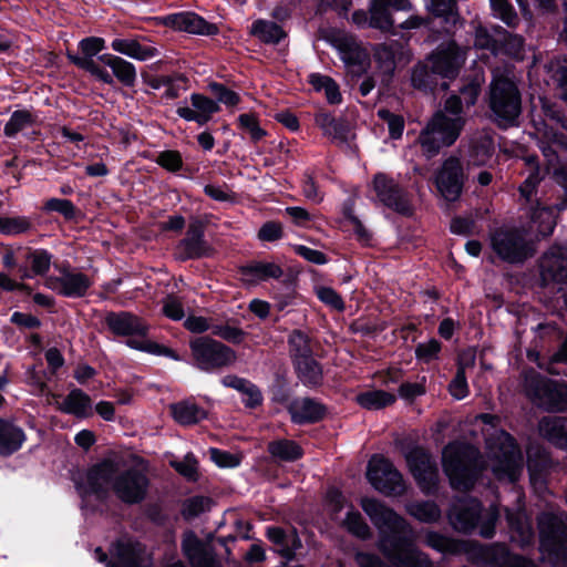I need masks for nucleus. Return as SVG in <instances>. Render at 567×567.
Masks as SVG:
<instances>
[{
  "instance_id": "obj_1",
  "label": "nucleus",
  "mask_w": 567,
  "mask_h": 567,
  "mask_svg": "<svg viewBox=\"0 0 567 567\" xmlns=\"http://www.w3.org/2000/svg\"><path fill=\"white\" fill-rule=\"evenodd\" d=\"M361 507L380 530V550L395 567H433L429 556L414 546L410 524L375 498L364 497Z\"/></svg>"
},
{
  "instance_id": "obj_2",
  "label": "nucleus",
  "mask_w": 567,
  "mask_h": 567,
  "mask_svg": "<svg viewBox=\"0 0 567 567\" xmlns=\"http://www.w3.org/2000/svg\"><path fill=\"white\" fill-rule=\"evenodd\" d=\"M150 480L140 470H121L118 463L104 460L92 466L86 473L85 493L105 498L112 492L126 505L142 503L147 495Z\"/></svg>"
},
{
  "instance_id": "obj_3",
  "label": "nucleus",
  "mask_w": 567,
  "mask_h": 567,
  "mask_svg": "<svg viewBox=\"0 0 567 567\" xmlns=\"http://www.w3.org/2000/svg\"><path fill=\"white\" fill-rule=\"evenodd\" d=\"M442 461L451 486L462 492L474 486L483 468L478 451L471 445L449 444L443 450Z\"/></svg>"
},
{
  "instance_id": "obj_4",
  "label": "nucleus",
  "mask_w": 567,
  "mask_h": 567,
  "mask_svg": "<svg viewBox=\"0 0 567 567\" xmlns=\"http://www.w3.org/2000/svg\"><path fill=\"white\" fill-rule=\"evenodd\" d=\"M104 321L111 332L115 336L140 338L128 339V347L154 354L166 355L174 360H179V355L173 349L146 339L148 324L136 315L127 311L107 312Z\"/></svg>"
},
{
  "instance_id": "obj_5",
  "label": "nucleus",
  "mask_w": 567,
  "mask_h": 567,
  "mask_svg": "<svg viewBox=\"0 0 567 567\" xmlns=\"http://www.w3.org/2000/svg\"><path fill=\"white\" fill-rule=\"evenodd\" d=\"M487 103L495 122L513 124L522 111V95L517 84L507 75L494 72L488 86Z\"/></svg>"
},
{
  "instance_id": "obj_6",
  "label": "nucleus",
  "mask_w": 567,
  "mask_h": 567,
  "mask_svg": "<svg viewBox=\"0 0 567 567\" xmlns=\"http://www.w3.org/2000/svg\"><path fill=\"white\" fill-rule=\"evenodd\" d=\"M486 444L495 476L511 483L517 481L523 471V456L515 440L499 430L486 440Z\"/></svg>"
},
{
  "instance_id": "obj_7",
  "label": "nucleus",
  "mask_w": 567,
  "mask_h": 567,
  "mask_svg": "<svg viewBox=\"0 0 567 567\" xmlns=\"http://www.w3.org/2000/svg\"><path fill=\"white\" fill-rule=\"evenodd\" d=\"M499 513L495 505L489 506L482 516V504L475 498L462 499L453 505L449 512V520L452 527L464 534L473 532L480 524V535L492 538L495 534V525Z\"/></svg>"
},
{
  "instance_id": "obj_8",
  "label": "nucleus",
  "mask_w": 567,
  "mask_h": 567,
  "mask_svg": "<svg viewBox=\"0 0 567 567\" xmlns=\"http://www.w3.org/2000/svg\"><path fill=\"white\" fill-rule=\"evenodd\" d=\"M464 124L465 118H450L445 112H436L417 137L423 154L431 158L437 155L442 147L454 144Z\"/></svg>"
},
{
  "instance_id": "obj_9",
  "label": "nucleus",
  "mask_w": 567,
  "mask_h": 567,
  "mask_svg": "<svg viewBox=\"0 0 567 567\" xmlns=\"http://www.w3.org/2000/svg\"><path fill=\"white\" fill-rule=\"evenodd\" d=\"M524 392L534 404L547 411L567 410V384L547 379L535 370L525 372Z\"/></svg>"
},
{
  "instance_id": "obj_10",
  "label": "nucleus",
  "mask_w": 567,
  "mask_h": 567,
  "mask_svg": "<svg viewBox=\"0 0 567 567\" xmlns=\"http://www.w3.org/2000/svg\"><path fill=\"white\" fill-rule=\"evenodd\" d=\"M492 250L508 264H522L535 254L526 231L518 227L502 226L489 234Z\"/></svg>"
},
{
  "instance_id": "obj_11",
  "label": "nucleus",
  "mask_w": 567,
  "mask_h": 567,
  "mask_svg": "<svg viewBox=\"0 0 567 567\" xmlns=\"http://www.w3.org/2000/svg\"><path fill=\"white\" fill-rule=\"evenodd\" d=\"M425 544L441 553L468 554L474 561L495 563L497 557L506 555V547L502 545L484 546L476 542L456 540L443 536L436 532H427L424 537Z\"/></svg>"
},
{
  "instance_id": "obj_12",
  "label": "nucleus",
  "mask_w": 567,
  "mask_h": 567,
  "mask_svg": "<svg viewBox=\"0 0 567 567\" xmlns=\"http://www.w3.org/2000/svg\"><path fill=\"white\" fill-rule=\"evenodd\" d=\"M540 547L557 561L567 560V515L542 513L538 518Z\"/></svg>"
},
{
  "instance_id": "obj_13",
  "label": "nucleus",
  "mask_w": 567,
  "mask_h": 567,
  "mask_svg": "<svg viewBox=\"0 0 567 567\" xmlns=\"http://www.w3.org/2000/svg\"><path fill=\"white\" fill-rule=\"evenodd\" d=\"M195 365L203 371H215L233 364L236 352L209 337H198L189 342Z\"/></svg>"
},
{
  "instance_id": "obj_14",
  "label": "nucleus",
  "mask_w": 567,
  "mask_h": 567,
  "mask_svg": "<svg viewBox=\"0 0 567 567\" xmlns=\"http://www.w3.org/2000/svg\"><path fill=\"white\" fill-rule=\"evenodd\" d=\"M367 477L377 491L386 496H398L405 491L401 473L382 456L374 455L369 461Z\"/></svg>"
},
{
  "instance_id": "obj_15",
  "label": "nucleus",
  "mask_w": 567,
  "mask_h": 567,
  "mask_svg": "<svg viewBox=\"0 0 567 567\" xmlns=\"http://www.w3.org/2000/svg\"><path fill=\"white\" fill-rule=\"evenodd\" d=\"M543 287L567 285V245L554 244L539 258Z\"/></svg>"
},
{
  "instance_id": "obj_16",
  "label": "nucleus",
  "mask_w": 567,
  "mask_h": 567,
  "mask_svg": "<svg viewBox=\"0 0 567 567\" xmlns=\"http://www.w3.org/2000/svg\"><path fill=\"white\" fill-rule=\"evenodd\" d=\"M464 169L461 161L451 156L446 158L435 175V185L441 196L447 202L460 198L464 187Z\"/></svg>"
},
{
  "instance_id": "obj_17",
  "label": "nucleus",
  "mask_w": 567,
  "mask_h": 567,
  "mask_svg": "<svg viewBox=\"0 0 567 567\" xmlns=\"http://www.w3.org/2000/svg\"><path fill=\"white\" fill-rule=\"evenodd\" d=\"M406 462L420 488L431 494L437 485V466L431 454L421 447H415L406 454Z\"/></svg>"
},
{
  "instance_id": "obj_18",
  "label": "nucleus",
  "mask_w": 567,
  "mask_h": 567,
  "mask_svg": "<svg viewBox=\"0 0 567 567\" xmlns=\"http://www.w3.org/2000/svg\"><path fill=\"white\" fill-rule=\"evenodd\" d=\"M373 189L378 199L386 207L402 215L411 214V205L406 192L384 173L373 178Z\"/></svg>"
},
{
  "instance_id": "obj_19",
  "label": "nucleus",
  "mask_w": 567,
  "mask_h": 567,
  "mask_svg": "<svg viewBox=\"0 0 567 567\" xmlns=\"http://www.w3.org/2000/svg\"><path fill=\"white\" fill-rule=\"evenodd\" d=\"M466 59V50L454 41L441 44L430 56L432 71L443 78H455Z\"/></svg>"
},
{
  "instance_id": "obj_20",
  "label": "nucleus",
  "mask_w": 567,
  "mask_h": 567,
  "mask_svg": "<svg viewBox=\"0 0 567 567\" xmlns=\"http://www.w3.org/2000/svg\"><path fill=\"white\" fill-rule=\"evenodd\" d=\"M210 248L205 240V225L199 219H193L185 237L177 245V255L182 260L198 259L207 256Z\"/></svg>"
},
{
  "instance_id": "obj_21",
  "label": "nucleus",
  "mask_w": 567,
  "mask_h": 567,
  "mask_svg": "<svg viewBox=\"0 0 567 567\" xmlns=\"http://www.w3.org/2000/svg\"><path fill=\"white\" fill-rule=\"evenodd\" d=\"M182 549L193 567H221L215 558L212 544L199 539L193 533L184 535Z\"/></svg>"
},
{
  "instance_id": "obj_22",
  "label": "nucleus",
  "mask_w": 567,
  "mask_h": 567,
  "mask_svg": "<svg viewBox=\"0 0 567 567\" xmlns=\"http://www.w3.org/2000/svg\"><path fill=\"white\" fill-rule=\"evenodd\" d=\"M107 567H152V561L140 543H118L116 561L107 563Z\"/></svg>"
},
{
  "instance_id": "obj_23",
  "label": "nucleus",
  "mask_w": 567,
  "mask_h": 567,
  "mask_svg": "<svg viewBox=\"0 0 567 567\" xmlns=\"http://www.w3.org/2000/svg\"><path fill=\"white\" fill-rule=\"evenodd\" d=\"M506 520L513 543H516L519 547H525L534 542L535 534L532 523L524 509L511 511L506 508Z\"/></svg>"
},
{
  "instance_id": "obj_24",
  "label": "nucleus",
  "mask_w": 567,
  "mask_h": 567,
  "mask_svg": "<svg viewBox=\"0 0 567 567\" xmlns=\"http://www.w3.org/2000/svg\"><path fill=\"white\" fill-rule=\"evenodd\" d=\"M190 102L194 109L184 106L177 109V114L186 121H195L199 125L206 124L212 115L219 111V105L214 100L202 95L193 94Z\"/></svg>"
},
{
  "instance_id": "obj_25",
  "label": "nucleus",
  "mask_w": 567,
  "mask_h": 567,
  "mask_svg": "<svg viewBox=\"0 0 567 567\" xmlns=\"http://www.w3.org/2000/svg\"><path fill=\"white\" fill-rule=\"evenodd\" d=\"M295 423H315L323 419L327 409L320 402L310 398L295 399L288 408Z\"/></svg>"
},
{
  "instance_id": "obj_26",
  "label": "nucleus",
  "mask_w": 567,
  "mask_h": 567,
  "mask_svg": "<svg viewBox=\"0 0 567 567\" xmlns=\"http://www.w3.org/2000/svg\"><path fill=\"white\" fill-rule=\"evenodd\" d=\"M166 24L173 27L178 31L198 34H215L218 29L215 24L208 23L202 17L193 12H183L168 16Z\"/></svg>"
},
{
  "instance_id": "obj_27",
  "label": "nucleus",
  "mask_w": 567,
  "mask_h": 567,
  "mask_svg": "<svg viewBox=\"0 0 567 567\" xmlns=\"http://www.w3.org/2000/svg\"><path fill=\"white\" fill-rule=\"evenodd\" d=\"M555 146L567 147V136L553 128L546 127L538 131V147L546 158L547 172H553L555 167L560 166L557 163V151Z\"/></svg>"
},
{
  "instance_id": "obj_28",
  "label": "nucleus",
  "mask_w": 567,
  "mask_h": 567,
  "mask_svg": "<svg viewBox=\"0 0 567 567\" xmlns=\"http://www.w3.org/2000/svg\"><path fill=\"white\" fill-rule=\"evenodd\" d=\"M315 122L322 130L324 136L341 144L348 143L350 125L344 118H336L330 113L319 112L315 116Z\"/></svg>"
},
{
  "instance_id": "obj_29",
  "label": "nucleus",
  "mask_w": 567,
  "mask_h": 567,
  "mask_svg": "<svg viewBox=\"0 0 567 567\" xmlns=\"http://www.w3.org/2000/svg\"><path fill=\"white\" fill-rule=\"evenodd\" d=\"M267 536L277 547V551L290 560L295 557L296 550L301 547V540L295 530L285 532L280 527H269Z\"/></svg>"
},
{
  "instance_id": "obj_30",
  "label": "nucleus",
  "mask_w": 567,
  "mask_h": 567,
  "mask_svg": "<svg viewBox=\"0 0 567 567\" xmlns=\"http://www.w3.org/2000/svg\"><path fill=\"white\" fill-rule=\"evenodd\" d=\"M543 437L561 449H567V419L563 416L543 417L538 425Z\"/></svg>"
},
{
  "instance_id": "obj_31",
  "label": "nucleus",
  "mask_w": 567,
  "mask_h": 567,
  "mask_svg": "<svg viewBox=\"0 0 567 567\" xmlns=\"http://www.w3.org/2000/svg\"><path fill=\"white\" fill-rule=\"evenodd\" d=\"M25 441L23 430L12 422L0 419V456H9L20 450Z\"/></svg>"
},
{
  "instance_id": "obj_32",
  "label": "nucleus",
  "mask_w": 567,
  "mask_h": 567,
  "mask_svg": "<svg viewBox=\"0 0 567 567\" xmlns=\"http://www.w3.org/2000/svg\"><path fill=\"white\" fill-rule=\"evenodd\" d=\"M243 280L248 284H256L269 278H279L284 271L280 266L274 262H251L239 268Z\"/></svg>"
},
{
  "instance_id": "obj_33",
  "label": "nucleus",
  "mask_w": 567,
  "mask_h": 567,
  "mask_svg": "<svg viewBox=\"0 0 567 567\" xmlns=\"http://www.w3.org/2000/svg\"><path fill=\"white\" fill-rule=\"evenodd\" d=\"M92 401L87 394L80 389L72 390L64 400L59 403V410L73 414L78 417H85L90 414Z\"/></svg>"
},
{
  "instance_id": "obj_34",
  "label": "nucleus",
  "mask_w": 567,
  "mask_h": 567,
  "mask_svg": "<svg viewBox=\"0 0 567 567\" xmlns=\"http://www.w3.org/2000/svg\"><path fill=\"white\" fill-rule=\"evenodd\" d=\"M59 285L62 295L83 297L91 287V280L82 272H66L59 278Z\"/></svg>"
},
{
  "instance_id": "obj_35",
  "label": "nucleus",
  "mask_w": 567,
  "mask_h": 567,
  "mask_svg": "<svg viewBox=\"0 0 567 567\" xmlns=\"http://www.w3.org/2000/svg\"><path fill=\"white\" fill-rule=\"evenodd\" d=\"M298 378L309 386H316L322 381V369L312 355L295 359L293 361Z\"/></svg>"
},
{
  "instance_id": "obj_36",
  "label": "nucleus",
  "mask_w": 567,
  "mask_h": 567,
  "mask_svg": "<svg viewBox=\"0 0 567 567\" xmlns=\"http://www.w3.org/2000/svg\"><path fill=\"white\" fill-rule=\"evenodd\" d=\"M267 451L274 458L281 462H295L302 456L301 446L295 441L287 439L269 442Z\"/></svg>"
},
{
  "instance_id": "obj_37",
  "label": "nucleus",
  "mask_w": 567,
  "mask_h": 567,
  "mask_svg": "<svg viewBox=\"0 0 567 567\" xmlns=\"http://www.w3.org/2000/svg\"><path fill=\"white\" fill-rule=\"evenodd\" d=\"M100 60L104 62L106 65H109L113 74L117 78L120 82H122L126 86H133L136 80V71L134 65L131 62H127L126 60L104 54L100 56Z\"/></svg>"
},
{
  "instance_id": "obj_38",
  "label": "nucleus",
  "mask_w": 567,
  "mask_h": 567,
  "mask_svg": "<svg viewBox=\"0 0 567 567\" xmlns=\"http://www.w3.org/2000/svg\"><path fill=\"white\" fill-rule=\"evenodd\" d=\"M406 512L421 523L433 524L442 516L441 508L432 501H415L406 505Z\"/></svg>"
},
{
  "instance_id": "obj_39",
  "label": "nucleus",
  "mask_w": 567,
  "mask_h": 567,
  "mask_svg": "<svg viewBox=\"0 0 567 567\" xmlns=\"http://www.w3.org/2000/svg\"><path fill=\"white\" fill-rule=\"evenodd\" d=\"M250 33L267 44H278L287 37L282 28L274 21L257 20L252 23Z\"/></svg>"
},
{
  "instance_id": "obj_40",
  "label": "nucleus",
  "mask_w": 567,
  "mask_h": 567,
  "mask_svg": "<svg viewBox=\"0 0 567 567\" xmlns=\"http://www.w3.org/2000/svg\"><path fill=\"white\" fill-rule=\"evenodd\" d=\"M171 410L174 419L183 425L195 424L206 417V412L203 409L187 401L172 404Z\"/></svg>"
},
{
  "instance_id": "obj_41",
  "label": "nucleus",
  "mask_w": 567,
  "mask_h": 567,
  "mask_svg": "<svg viewBox=\"0 0 567 567\" xmlns=\"http://www.w3.org/2000/svg\"><path fill=\"white\" fill-rule=\"evenodd\" d=\"M369 12V27L381 31H390L394 28L389 7L383 0H372Z\"/></svg>"
},
{
  "instance_id": "obj_42",
  "label": "nucleus",
  "mask_w": 567,
  "mask_h": 567,
  "mask_svg": "<svg viewBox=\"0 0 567 567\" xmlns=\"http://www.w3.org/2000/svg\"><path fill=\"white\" fill-rule=\"evenodd\" d=\"M494 154V141L487 134H482L472 141L471 162L474 165H485Z\"/></svg>"
},
{
  "instance_id": "obj_43",
  "label": "nucleus",
  "mask_w": 567,
  "mask_h": 567,
  "mask_svg": "<svg viewBox=\"0 0 567 567\" xmlns=\"http://www.w3.org/2000/svg\"><path fill=\"white\" fill-rule=\"evenodd\" d=\"M394 394L383 390H372L357 395V402L364 409L379 410L395 402Z\"/></svg>"
},
{
  "instance_id": "obj_44",
  "label": "nucleus",
  "mask_w": 567,
  "mask_h": 567,
  "mask_svg": "<svg viewBox=\"0 0 567 567\" xmlns=\"http://www.w3.org/2000/svg\"><path fill=\"white\" fill-rule=\"evenodd\" d=\"M400 50L398 42L381 43L374 48V58L385 72H393Z\"/></svg>"
},
{
  "instance_id": "obj_45",
  "label": "nucleus",
  "mask_w": 567,
  "mask_h": 567,
  "mask_svg": "<svg viewBox=\"0 0 567 567\" xmlns=\"http://www.w3.org/2000/svg\"><path fill=\"white\" fill-rule=\"evenodd\" d=\"M342 60L349 66L358 68L362 72L368 63L367 52L353 41H344L341 45Z\"/></svg>"
},
{
  "instance_id": "obj_46",
  "label": "nucleus",
  "mask_w": 567,
  "mask_h": 567,
  "mask_svg": "<svg viewBox=\"0 0 567 567\" xmlns=\"http://www.w3.org/2000/svg\"><path fill=\"white\" fill-rule=\"evenodd\" d=\"M289 347L292 359H302L312 355L309 337L300 330H293L289 336Z\"/></svg>"
},
{
  "instance_id": "obj_47",
  "label": "nucleus",
  "mask_w": 567,
  "mask_h": 567,
  "mask_svg": "<svg viewBox=\"0 0 567 567\" xmlns=\"http://www.w3.org/2000/svg\"><path fill=\"white\" fill-rule=\"evenodd\" d=\"M498 45H502V50L514 58H519L524 51V39L518 34H513L504 29L497 30Z\"/></svg>"
},
{
  "instance_id": "obj_48",
  "label": "nucleus",
  "mask_w": 567,
  "mask_h": 567,
  "mask_svg": "<svg viewBox=\"0 0 567 567\" xmlns=\"http://www.w3.org/2000/svg\"><path fill=\"white\" fill-rule=\"evenodd\" d=\"M494 16L501 19L509 28H516L519 18L514 7L507 0H489Z\"/></svg>"
},
{
  "instance_id": "obj_49",
  "label": "nucleus",
  "mask_w": 567,
  "mask_h": 567,
  "mask_svg": "<svg viewBox=\"0 0 567 567\" xmlns=\"http://www.w3.org/2000/svg\"><path fill=\"white\" fill-rule=\"evenodd\" d=\"M434 73L431 65L417 64L413 68L411 81L412 85L419 90H431L435 85Z\"/></svg>"
},
{
  "instance_id": "obj_50",
  "label": "nucleus",
  "mask_w": 567,
  "mask_h": 567,
  "mask_svg": "<svg viewBox=\"0 0 567 567\" xmlns=\"http://www.w3.org/2000/svg\"><path fill=\"white\" fill-rule=\"evenodd\" d=\"M533 221L538 223L537 231L543 236H549L556 225V219L550 207H539L533 214Z\"/></svg>"
},
{
  "instance_id": "obj_51",
  "label": "nucleus",
  "mask_w": 567,
  "mask_h": 567,
  "mask_svg": "<svg viewBox=\"0 0 567 567\" xmlns=\"http://www.w3.org/2000/svg\"><path fill=\"white\" fill-rule=\"evenodd\" d=\"M344 526L352 535L361 539H367L371 536L370 527L359 512H349L344 519Z\"/></svg>"
},
{
  "instance_id": "obj_52",
  "label": "nucleus",
  "mask_w": 567,
  "mask_h": 567,
  "mask_svg": "<svg viewBox=\"0 0 567 567\" xmlns=\"http://www.w3.org/2000/svg\"><path fill=\"white\" fill-rule=\"evenodd\" d=\"M31 221L27 217H0V233L6 235H18L28 231Z\"/></svg>"
},
{
  "instance_id": "obj_53",
  "label": "nucleus",
  "mask_w": 567,
  "mask_h": 567,
  "mask_svg": "<svg viewBox=\"0 0 567 567\" xmlns=\"http://www.w3.org/2000/svg\"><path fill=\"white\" fill-rule=\"evenodd\" d=\"M555 183L559 186L558 202L555 208L560 212L567 209V164L555 167L551 172Z\"/></svg>"
},
{
  "instance_id": "obj_54",
  "label": "nucleus",
  "mask_w": 567,
  "mask_h": 567,
  "mask_svg": "<svg viewBox=\"0 0 567 567\" xmlns=\"http://www.w3.org/2000/svg\"><path fill=\"white\" fill-rule=\"evenodd\" d=\"M212 505V499L205 496H194L184 502L183 505V515L186 518H194L209 511Z\"/></svg>"
},
{
  "instance_id": "obj_55",
  "label": "nucleus",
  "mask_w": 567,
  "mask_h": 567,
  "mask_svg": "<svg viewBox=\"0 0 567 567\" xmlns=\"http://www.w3.org/2000/svg\"><path fill=\"white\" fill-rule=\"evenodd\" d=\"M43 209L45 212H56L65 219H73L76 214V207L69 199L50 198L44 203Z\"/></svg>"
},
{
  "instance_id": "obj_56",
  "label": "nucleus",
  "mask_w": 567,
  "mask_h": 567,
  "mask_svg": "<svg viewBox=\"0 0 567 567\" xmlns=\"http://www.w3.org/2000/svg\"><path fill=\"white\" fill-rule=\"evenodd\" d=\"M31 124V114L27 111H16L8 123L4 125V134L9 137L14 136L25 126Z\"/></svg>"
},
{
  "instance_id": "obj_57",
  "label": "nucleus",
  "mask_w": 567,
  "mask_h": 567,
  "mask_svg": "<svg viewBox=\"0 0 567 567\" xmlns=\"http://www.w3.org/2000/svg\"><path fill=\"white\" fill-rule=\"evenodd\" d=\"M378 115L388 124L389 133L392 138L401 137L404 128V120L401 115L391 113L389 110L381 109Z\"/></svg>"
},
{
  "instance_id": "obj_58",
  "label": "nucleus",
  "mask_w": 567,
  "mask_h": 567,
  "mask_svg": "<svg viewBox=\"0 0 567 567\" xmlns=\"http://www.w3.org/2000/svg\"><path fill=\"white\" fill-rule=\"evenodd\" d=\"M31 270L34 275H44L51 265V255L45 250H34L28 254Z\"/></svg>"
},
{
  "instance_id": "obj_59",
  "label": "nucleus",
  "mask_w": 567,
  "mask_h": 567,
  "mask_svg": "<svg viewBox=\"0 0 567 567\" xmlns=\"http://www.w3.org/2000/svg\"><path fill=\"white\" fill-rule=\"evenodd\" d=\"M427 9L434 16L443 17L447 21L455 17L457 10L455 0H430Z\"/></svg>"
},
{
  "instance_id": "obj_60",
  "label": "nucleus",
  "mask_w": 567,
  "mask_h": 567,
  "mask_svg": "<svg viewBox=\"0 0 567 567\" xmlns=\"http://www.w3.org/2000/svg\"><path fill=\"white\" fill-rule=\"evenodd\" d=\"M543 178H544V174H542L538 166H535L532 171H529L527 178L519 186L520 195L526 200H530L537 185L542 182Z\"/></svg>"
},
{
  "instance_id": "obj_61",
  "label": "nucleus",
  "mask_w": 567,
  "mask_h": 567,
  "mask_svg": "<svg viewBox=\"0 0 567 567\" xmlns=\"http://www.w3.org/2000/svg\"><path fill=\"white\" fill-rule=\"evenodd\" d=\"M482 80L478 78L472 79L460 89L458 95L466 106H472L476 103L481 92Z\"/></svg>"
},
{
  "instance_id": "obj_62",
  "label": "nucleus",
  "mask_w": 567,
  "mask_h": 567,
  "mask_svg": "<svg viewBox=\"0 0 567 567\" xmlns=\"http://www.w3.org/2000/svg\"><path fill=\"white\" fill-rule=\"evenodd\" d=\"M197 461L187 454L182 461L172 462V466L184 477L195 481L197 478Z\"/></svg>"
},
{
  "instance_id": "obj_63",
  "label": "nucleus",
  "mask_w": 567,
  "mask_h": 567,
  "mask_svg": "<svg viewBox=\"0 0 567 567\" xmlns=\"http://www.w3.org/2000/svg\"><path fill=\"white\" fill-rule=\"evenodd\" d=\"M240 127L246 130L252 141L257 142L262 138L266 132L259 126V123L255 115L252 114H241L238 117Z\"/></svg>"
},
{
  "instance_id": "obj_64",
  "label": "nucleus",
  "mask_w": 567,
  "mask_h": 567,
  "mask_svg": "<svg viewBox=\"0 0 567 567\" xmlns=\"http://www.w3.org/2000/svg\"><path fill=\"white\" fill-rule=\"evenodd\" d=\"M317 297L324 302L326 305L330 306L331 308L342 311L344 309V302L341 298V296L332 288L330 287H320L317 289Z\"/></svg>"
}]
</instances>
